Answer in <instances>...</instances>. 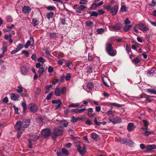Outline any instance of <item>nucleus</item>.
Masks as SVG:
<instances>
[{"mask_svg":"<svg viewBox=\"0 0 156 156\" xmlns=\"http://www.w3.org/2000/svg\"><path fill=\"white\" fill-rule=\"evenodd\" d=\"M57 104H56L55 106L56 110L58 109L60 106L61 105H62V103L61 101L58 102V103Z\"/></svg>","mask_w":156,"mask_h":156,"instance_id":"48","label":"nucleus"},{"mask_svg":"<svg viewBox=\"0 0 156 156\" xmlns=\"http://www.w3.org/2000/svg\"><path fill=\"white\" fill-rule=\"evenodd\" d=\"M17 87L18 88V89H17L16 91L18 92L21 93L23 92V87L21 86H18Z\"/></svg>","mask_w":156,"mask_h":156,"instance_id":"31","label":"nucleus"},{"mask_svg":"<svg viewBox=\"0 0 156 156\" xmlns=\"http://www.w3.org/2000/svg\"><path fill=\"white\" fill-rule=\"evenodd\" d=\"M126 10V6L124 5H123L121 6V11L122 12H125Z\"/></svg>","mask_w":156,"mask_h":156,"instance_id":"46","label":"nucleus"},{"mask_svg":"<svg viewBox=\"0 0 156 156\" xmlns=\"http://www.w3.org/2000/svg\"><path fill=\"white\" fill-rule=\"evenodd\" d=\"M37 61L42 63H44L45 61L44 59L42 57H39L37 59Z\"/></svg>","mask_w":156,"mask_h":156,"instance_id":"50","label":"nucleus"},{"mask_svg":"<svg viewBox=\"0 0 156 156\" xmlns=\"http://www.w3.org/2000/svg\"><path fill=\"white\" fill-rule=\"evenodd\" d=\"M54 70V68L52 66H50L48 69V72L49 73H52Z\"/></svg>","mask_w":156,"mask_h":156,"instance_id":"36","label":"nucleus"},{"mask_svg":"<svg viewBox=\"0 0 156 156\" xmlns=\"http://www.w3.org/2000/svg\"><path fill=\"white\" fill-rule=\"evenodd\" d=\"M60 122L62 123V125L65 127H67L68 125V122L65 120H62L60 121Z\"/></svg>","mask_w":156,"mask_h":156,"instance_id":"26","label":"nucleus"},{"mask_svg":"<svg viewBox=\"0 0 156 156\" xmlns=\"http://www.w3.org/2000/svg\"><path fill=\"white\" fill-rule=\"evenodd\" d=\"M133 124L130 122L129 123L127 126V129L129 131H131L134 128Z\"/></svg>","mask_w":156,"mask_h":156,"instance_id":"14","label":"nucleus"},{"mask_svg":"<svg viewBox=\"0 0 156 156\" xmlns=\"http://www.w3.org/2000/svg\"><path fill=\"white\" fill-rule=\"evenodd\" d=\"M143 122L144 123V126L145 127H147L148 126L147 121L146 120L143 119Z\"/></svg>","mask_w":156,"mask_h":156,"instance_id":"60","label":"nucleus"},{"mask_svg":"<svg viewBox=\"0 0 156 156\" xmlns=\"http://www.w3.org/2000/svg\"><path fill=\"white\" fill-rule=\"evenodd\" d=\"M31 42H32L33 44L34 43V39L33 37H31L30 38V40L26 42V44L24 45V47L26 48H28V47L30 44Z\"/></svg>","mask_w":156,"mask_h":156,"instance_id":"11","label":"nucleus"},{"mask_svg":"<svg viewBox=\"0 0 156 156\" xmlns=\"http://www.w3.org/2000/svg\"><path fill=\"white\" fill-rule=\"evenodd\" d=\"M98 13L97 12L94 11L92 12L91 14L90 15L91 16H94L95 17H97L98 15Z\"/></svg>","mask_w":156,"mask_h":156,"instance_id":"44","label":"nucleus"},{"mask_svg":"<svg viewBox=\"0 0 156 156\" xmlns=\"http://www.w3.org/2000/svg\"><path fill=\"white\" fill-rule=\"evenodd\" d=\"M23 47V45L21 44H20L18 45L17 47L16 48V49H17L19 51L22 49Z\"/></svg>","mask_w":156,"mask_h":156,"instance_id":"34","label":"nucleus"},{"mask_svg":"<svg viewBox=\"0 0 156 156\" xmlns=\"http://www.w3.org/2000/svg\"><path fill=\"white\" fill-rule=\"evenodd\" d=\"M79 105L78 103L76 104H72L68 105V107L69 108L71 107H76Z\"/></svg>","mask_w":156,"mask_h":156,"instance_id":"32","label":"nucleus"},{"mask_svg":"<svg viewBox=\"0 0 156 156\" xmlns=\"http://www.w3.org/2000/svg\"><path fill=\"white\" fill-rule=\"evenodd\" d=\"M23 12L24 13H29L31 10L30 8L28 6H24L22 9Z\"/></svg>","mask_w":156,"mask_h":156,"instance_id":"13","label":"nucleus"},{"mask_svg":"<svg viewBox=\"0 0 156 156\" xmlns=\"http://www.w3.org/2000/svg\"><path fill=\"white\" fill-rule=\"evenodd\" d=\"M87 2V1L86 0H81L80 2V4H86Z\"/></svg>","mask_w":156,"mask_h":156,"instance_id":"63","label":"nucleus"},{"mask_svg":"<svg viewBox=\"0 0 156 156\" xmlns=\"http://www.w3.org/2000/svg\"><path fill=\"white\" fill-rule=\"evenodd\" d=\"M55 8V7L52 6H49L46 7V9L50 11L53 10Z\"/></svg>","mask_w":156,"mask_h":156,"instance_id":"37","label":"nucleus"},{"mask_svg":"<svg viewBox=\"0 0 156 156\" xmlns=\"http://www.w3.org/2000/svg\"><path fill=\"white\" fill-rule=\"evenodd\" d=\"M131 27V25H126L123 27V30L125 32H127Z\"/></svg>","mask_w":156,"mask_h":156,"instance_id":"24","label":"nucleus"},{"mask_svg":"<svg viewBox=\"0 0 156 156\" xmlns=\"http://www.w3.org/2000/svg\"><path fill=\"white\" fill-rule=\"evenodd\" d=\"M22 105L23 108V112H24L27 109V105L25 102H23L22 103Z\"/></svg>","mask_w":156,"mask_h":156,"instance_id":"28","label":"nucleus"},{"mask_svg":"<svg viewBox=\"0 0 156 156\" xmlns=\"http://www.w3.org/2000/svg\"><path fill=\"white\" fill-rule=\"evenodd\" d=\"M95 111L97 112H99L100 111L101 107L100 106H96L95 107Z\"/></svg>","mask_w":156,"mask_h":156,"instance_id":"61","label":"nucleus"},{"mask_svg":"<svg viewBox=\"0 0 156 156\" xmlns=\"http://www.w3.org/2000/svg\"><path fill=\"white\" fill-rule=\"evenodd\" d=\"M94 122L95 124L97 126H99L101 124V122H98L96 117H95Z\"/></svg>","mask_w":156,"mask_h":156,"instance_id":"38","label":"nucleus"},{"mask_svg":"<svg viewBox=\"0 0 156 156\" xmlns=\"http://www.w3.org/2000/svg\"><path fill=\"white\" fill-rule=\"evenodd\" d=\"M41 133L44 138H47L51 135V131L49 129H45L42 130Z\"/></svg>","mask_w":156,"mask_h":156,"instance_id":"3","label":"nucleus"},{"mask_svg":"<svg viewBox=\"0 0 156 156\" xmlns=\"http://www.w3.org/2000/svg\"><path fill=\"white\" fill-rule=\"evenodd\" d=\"M140 61V60L137 57L132 60L133 62L136 64L139 63Z\"/></svg>","mask_w":156,"mask_h":156,"instance_id":"30","label":"nucleus"},{"mask_svg":"<svg viewBox=\"0 0 156 156\" xmlns=\"http://www.w3.org/2000/svg\"><path fill=\"white\" fill-rule=\"evenodd\" d=\"M63 133V130L61 129L56 128L55 129L53 133H52L51 137L53 140L56 139V137L61 135Z\"/></svg>","mask_w":156,"mask_h":156,"instance_id":"2","label":"nucleus"},{"mask_svg":"<svg viewBox=\"0 0 156 156\" xmlns=\"http://www.w3.org/2000/svg\"><path fill=\"white\" fill-rule=\"evenodd\" d=\"M137 26L139 29L142 31H147L149 30V28L145 24L139 23L137 25Z\"/></svg>","mask_w":156,"mask_h":156,"instance_id":"6","label":"nucleus"},{"mask_svg":"<svg viewBox=\"0 0 156 156\" xmlns=\"http://www.w3.org/2000/svg\"><path fill=\"white\" fill-rule=\"evenodd\" d=\"M62 152L63 154H65L66 155H68L69 154L68 151L64 148L62 149Z\"/></svg>","mask_w":156,"mask_h":156,"instance_id":"27","label":"nucleus"},{"mask_svg":"<svg viewBox=\"0 0 156 156\" xmlns=\"http://www.w3.org/2000/svg\"><path fill=\"white\" fill-rule=\"evenodd\" d=\"M124 22L125 24H126V25L128 24H129L131 23L130 21L129 20V19L128 18H127L126 19Z\"/></svg>","mask_w":156,"mask_h":156,"instance_id":"58","label":"nucleus"},{"mask_svg":"<svg viewBox=\"0 0 156 156\" xmlns=\"http://www.w3.org/2000/svg\"><path fill=\"white\" fill-rule=\"evenodd\" d=\"M87 72L89 73H91L93 72V69L90 66L88 67V69L87 71Z\"/></svg>","mask_w":156,"mask_h":156,"instance_id":"56","label":"nucleus"},{"mask_svg":"<svg viewBox=\"0 0 156 156\" xmlns=\"http://www.w3.org/2000/svg\"><path fill=\"white\" fill-rule=\"evenodd\" d=\"M53 92H51V93H49L46 97V99L47 100H49L51 99V95L52 94Z\"/></svg>","mask_w":156,"mask_h":156,"instance_id":"45","label":"nucleus"},{"mask_svg":"<svg viewBox=\"0 0 156 156\" xmlns=\"http://www.w3.org/2000/svg\"><path fill=\"white\" fill-rule=\"evenodd\" d=\"M147 91L150 93L156 94V90L151 89H148Z\"/></svg>","mask_w":156,"mask_h":156,"instance_id":"33","label":"nucleus"},{"mask_svg":"<svg viewBox=\"0 0 156 156\" xmlns=\"http://www.w3.org/2000/svg\"><path fill=\"white\" fill-rule=\"evenodd\" d=\"M61 101L60 100H53L52 101V102L53 104H57L58 103V102H59Z\"/></svg>","mask_w":156,"mask_h":156,"instance_id":"64","label":"nucleus"},{"mask_svg":"<svg viewBox=\"0 0 156 156\" xmlns=\"http://www.w3.org/2000/svg\"><path fill=\"white\" fill-rule=\"evenodd\" d=\"M104 31V29L103 28L98 29L97 30L98 33L99 34H102Z\"/></svg>","mask_w":156,"mask_h":156,"instance_id":"43","label":"nucleus"},{"mask_svg":"<svg viewBox=\"0 0 156 156\" xmlns=\"http://www.w3.org/2000/svg\"><path fill=\"white\" fill-rule=\"evenodd\" d=\"M79 9H80L81 10H83L84 9H85L87 8V7L85 5H81L79 6Z\"/></svg>","mask_w":156,"mask_h":156,"instance_id":"49","label":"nucleus"},{"mask_svg":"<svg viewBox=\"0 0 156 156\" xmlns=\"http://www.w3.org/2000/svg\"><path fill=\"white\" fill-rule=\"evenodd\" d=\"M91 136L92 139L95 140H98L99 138V136L94 133H92L91 134Z\"/></svg>","mask_w":156,"mask_h":156,"instance_id":"21","label":"nucleus"},{"mask_svg":"<svg viewBox=\"0 0 156 156\" xmlns=\"http://www.w3.org/2000/svg\"><path fill=\"white\" fill-rule=\"evenodd\" d=\"M41 92V89L38 87L36 91L34 93V97L35 98H37L38 97V95L40 94V93Z\"/></svg>","mask_w":156,"mask_h":156,"instance_id":"20","label":"nucleus"},{"mask_svg":"<svg viewBox=\"0 0 156 156\" xmlns=\"http://www.w3.org/2000/svg\"><path fill=\"white\" fill-rule=\"evenodd\" d=\"M54 13L53 12H50L47 14L46 16L47 18H48V19H49L50 18L52 17L54 15Z\"/></svg>","mask_w":156,"mask_h":156,"instance_id":"29","label":"nucleus"},{"mask_svg":"<svg viewBox=\"0 0 156 156\" xmlns=\"http://www.w3.org/2000/svg\"><path fill=\"white\" fill-rule=\"evenodd\" d=\"M50 36L51 38H55L56 36V34L55 33H50Z\"/></svg>","mask_w":156,"mask_h":156,"instance_id":"54","label":"nucleus"},{"mask_svg":"<svg viewBox=\"0 0 156 156\" xmlns=\"http://www.w3.org/2000/svg\"><path fill=\"white\" fill-rule=\"evenodd\" d=\"M30 122V119H25L22 122V127L24 128H27L29 125Z\"/></svg>","mask_w":156,"mask_h":156,"instance_id":"7","label":"nucleus"},{"mask_svg":"<svg viewBox=\"0 0 156 156\" xmlns=\"http://www.w3.org/2000/svg\"><path fill=\"white\" fill-rule=\"evenodd\" d=\"M105 11L102 9H99L98 10V13L99 15L103 14L104 13Z\"/></svg>","mask_w":156,"mask_h":156,"instance_id":"57","label":"nucleus"},{"mask_svg":"<svg viewBox=\"0 0 156 156\" xmlns=\"http://www.w3.org/2000/svg\"><path fill=\"white\" fill-rule=\"evenodd\" d=\"M86 123L88 125H90L92 124V122L90 120L88 119L86 121Z\"/></svg>","mask_w":156,"mask_h":156,"instance_id":"59","label":"nucleus"},{"mask_svg":"<svg viewBox=\"0 0 156 156\" xmlns=\"http://www.w3.org/2000/svg\"><path fill=\"white\" fill-rule=\"evenodd\" d=\"M27 71L28 69L26 66H23L20 68V71L23 75H26Z\"/></svg>","mask_w":156,"mask_h":156,"instance_id":"10","label":"nucleus"},{"mask_svg":"<svg viewBox=\"0 0 156 156\" xmlns=\"http://www.w3.org/2000/svg\"><path fill=\"white\" fill-rule=\"evenodd\" d=\"M28 109L33 113L37 112L38 110V108L34 103H30L28 105Z\"/></svg>","mask_w":156,"mask_h":156,"instance_id":"4","label":"nucleus"},{"mask_svg":"<svg viewBox=\"0 0 156 156\" xmlns=\"http://www.w3.org/2000/svg\"><path fill=\"white\" fill-rule=\"evenodd\" d=\"M71 77V74L70 73H67L65 79L67 81H69L70 80Z\"/></svg>","mask_w":156,"mask_h":156,"instance_id":"39","label":"nucleus"},{"mask_svg":"<svg viewBox=\"0 0 156 156\" xmlns=\"http://www.w3.org/2000/svg\"><path fill=\"white\" fill-rule=\"evenodd\" d=\"M45 72L44 68L43 67H41L39 70L38 72L39 73V76L40 77L41 75H42L43 73Z\"/></svg>","mask_w":156,"mask_h":156,"instance_id":"22","label":"nucleus"},{"mask_svg":"<svg viewBox=\"0 0 156 156\" xmlns=\"http://www.w3.org/2000/svg\"><path fill=\"white\" fill-rule=\"evenodd\" d=\"M32 23L34 26L37 25L39 24L38 21L37 20L34 19V18L33 19Z\"/></svg>","mask_w":156,"mask_h":156,"instance_id":"35","label":"nucleus"},{"mask_svg":"<svg viewBox=\"0 0 156 156\" xmlns=\"http://www.w3.org/2000/svg\"><path fill=\"white\" fill-rule=\"evenodd\" d=\"M22 126V122L21 121L17 122L15 125V128L16 130L19 131L21 128Z\"/></svg>","mask_w":156,"mask_h":156,"instance_id":"9","label":"nucleus"},{"mask_svg":"<svg viewBox=\"0 0 156 156\" xmlns=\"http://www.w3.org/2000/svg\"><path fill=\"white\" fill-rule=\"evenodd\" d=\"M19 98V95L18 94H16L15 93H12L11 94V98L13 101H16Z\"/></svg>","mask_w":156,"mask_h":156,"instance_id":"12","label":"nucleus"},{"mask_svg":"<svg viewBox=\"0 0 156 156\" xmlns=\"http://www.w3.org/2000/svg\"><path fill=\"white\" fill-rule=\"evenodd\" d=\"M126 50L128 53H129L131 51L130 48L129 47L128 44H126Z\"/></svg>","mask_w":156,"mask_h":156,"instance_id":"62","label":"nucleus"},{"mask_svg":"<svg viewBox=\"0 0 156 156\" xmlns=\"http://www.w3.org/2000/svg\"><path fill=\"white\" fill-rule=\"evenodd\" d=\"M87 115L90 118H92L96 114L95 113H87Z\"/></svg>","mask_w":156,"mask_h":156,"instance_id":"53","label":"nucleus"},{"mask_svg":"<svg viewBox=\"0 0 156 156\" xmlns=\"http://www.w3.org/2000/svg\"><path fill=\"white\" fill-rule=\"evenodd\" d=\"M111 105L112 106H115L118 107H120L122 105H121L119 104L115 103H112L111 104Z\"/></svg>","mask_w":156,"mask_h":156,"instance_id":"42","label":"nucleus"},{"mask_svg":"<svg viewBox=\"0 0 156 156\" xmlns=\"http://www.w3.org/2000/svg\"><path fill=\"white\" fill-rule=\"evenodd\" d=\"M22 54H24L26 57H28L29 53L28 51L26 50H23L22 51Z\"/></svg>","mask_w":156,"mask_h":156,"instance_id":"40","label":"nucleus"},{"mask_svg":"<svg viewBox=\"0 0 156 156\" xmlns=\"http://www.w3.org/2000/svg\"><path fill=\"white\" fill-rule=\"evenodd\" d=\"M71 121L73 123L76 122H77V118H75L74 116H73L72 117Z\"/></svg>","mask_w":156,"mask_h":156,"instance_id":"41","label":"nucleus"},{"mask_svg":"<svg viewBox=\"0 0 156 156\" xmlns=\"http://www.w3.org/2000/svg\"><path fill=\"white\" fill-rule=\"evenodd\" d=\"M60 87L59 86H57L55 89V95L57 96H59L60 95Z\"/></svg>","mask_w":156,"mask_h":156,"instance_id":"17","label":"nucleus"},{"mask_svg":"<svg viewBox=\"0 0 156 156\" xmlns=\"http://www.w3.org/2000/svg\"><path fill=\"white\" fill-rule=\"evenodd\" d=\"M156 148V146L154 144L147 145L146 146V148L148 151L152 150Z\"/></svg>","mask_w":156,"mask_h":156,"instance_id":"15","label":"nucleus"},{"mask_svg":"<svg viewBox=\"0 0 156 156\" xmlns=\"http://www.w3.org/2000/svg\"><path fill=\"white\" fill-rule=\"evenodd\" d=\"M7 47L6 46L3 45L2 47V54H4L7 51Z\"/></svg>","mask_w":156,"mask_h":156,"instance_id":"47","label":"nucleus"},{"mask_svg":"<svg viewBox=\"0 0 156 156\" xmlns=\"http://www.w3.org/2000/svg\"><path fill=\"white\" fill-rule=\"evenodd\" d=\"M87 87L89 89H91L93 88V84L91 83H87Z\"/></svg>","mask_w":156,"mask_h":156,"instance_id":"25","label":"nucleus"},{"mask_svg":"<svg viewBox=\"0 0 156 156\" xmlns=\"http://www.w3.org/2000/svg\"><path fill=\"white\" fill-rule=\"evenodd\" d=\"M106 50L108 55L111 56H114L116 54V51L113 50L111 44L107 43L106 44Z\"/></svg>","mask_w":156,"mask_h":156,"instance_id":"1","label":"nucleus"},{"mask_svg":"<svg viewBox=\"0 0 156 156\" xmlns=\"http://www.w3.org/2000/svg\"><path fill=\"white\" fill-rule=\"evenodd\" d=\"M77 150L82 155L84 154L86 152V149L84 145H83L82 147L80 145L77 146Z\"/></svg>","mask_w":156,"mask_h":156,"instance_id":"5","label":"nucleus"},{"mask_svg":"<svg viewBox=\"0 0 156 156\" xmlns=\"http://www.w3.org/2000/svg\"><path fill=\"white\" fill-rule=\"evenodd\" d=\"M98 6V4H96L95 3H93L90 8L91 9H95L96 7H97Z\"/></svg>","mask_w":156,"mask_h":156,"instance_id":"52","label":"nucleus"},{"mask_svg":"<svg viewBox=\"0 0 156 156\" xmlns=\"http://www.w3.org/2000/svg\"><path fill=\"white\" fill-rule=\"evenodd\" d=\"M66 89L65 87H64L61 89L60 93L63 94L64 93L66 92Z\"/></svg>","mask_w":156,"mask_h":156,"instance_id":"51","label":"nucleus"},{"mask_svg":"<svg viewBox=\"0 0 156 156\" xmlns=\"http://www.w3.org/2000/svg\"><path fill=\"white\" fill-rule=\"evenodd\" d=\"M86 25L87 26L92 27L94 25V23L91 21L88 20L86 22Z\"/></svg>","mask_w":156,"mask_h":156,"instance_id":"23","label":"nucleus"},{"mask_svg":"<svg viewBox=\"0 0 156 156\" xmlns=\"http://www.w3.org/2000/svg\"><path fill=\"white\" fill-rule=\"evenodd\" d=\"M118 141L120 143L122 144H124L126 143L127 141V140L124 138H119L118 140Z\"/></svg>","mask_w":156,"mask_h":156,"instance_id":"19","label":"nucleus"},{"mask_svg":"<svg viewBox=\"0 0 156 156\" xmlns=\"http://www.w3.org/2000/svg\"><path fill=\"white\" fill-rule=\"evenodd\" d=\"M118 9V5L114 6L110 10V13L112 15H114L117 12Z\"/></svg>","mask_w":156,"mask_h":156,"instance_id":"8","label":"nucleus"},{"mask_svg":"<svg viewBox=\"0 0 156 156\" xmlns=\"http://www.w3.org/2000/svg\"><path fill=\"white\" fill-rule=\"evenodd\" d=\"M156 5V2H155L154 0H152L151 1V3H150L149 5L150 6H154Z\"/></svg>","mask_w":156,"mask_h":156,"instance_id":"55","label":"nucleus"},{"mask_svg":"<svg viewBox=\"0 0 156 156\" xmlns=\"http://www.w3.org/2000/svg\"><path fill=\"white\" fill-rule=\"evenodd\" d=\"M111 27L116 30H118L120 29L121 27L120 24H116L115 25L112 26Z\"/></svg>","mask_w":156,"mask_h":156,"instance_id":"16","label":"nucleus"},{"mask_svg":"<svg viewBox=\"0 0 156 156\" xmlns=\"http://www.w3.org/2000/svg\"><path fill=\"white\" fill-rule=\"evenodd\" d=\"M121 122V119L119 117H117L113 119L112 123L114 124H116Z\"/></svg>","mask_w":156,"mask_h":156,"instance_id":"18","label":"nucleus"}]
</instances>
